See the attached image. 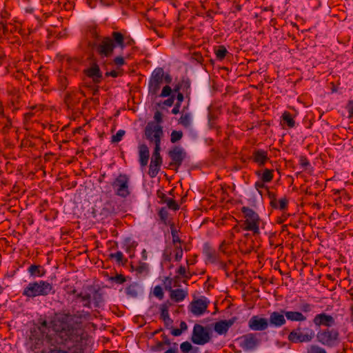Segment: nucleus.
I'll return each instance as SVG.
<instances>
[{
    "label": "nucleus",
    "mask_w": 353,
    "mask_h": 353,
    "mask_svg": "<svg viewBox=\"0 0 353 353\" xmlns=\"http://www.w3.org/2000/svg\"><path fill=\"white\" fill-rule=\"evenodd\" d=\"M90 314L88 312L77 311L74 314H64L56 316L50 323V327L54 331L55 343H71L76 345L85 339V335L81 327V322H74V319H89Z\"/></svg>",
    "instance_id": "f257e3e1"
},
{
    "label": "nucleus",
    "mask_w": 353,
    "mask_h": 353,
    "mask_svg": "<svg viewBox=\"0 0 353 353\" xmlns=\"http://www.w3.org/2000/svg\"><path fill=\"white\" fill-rule=\"evenodd\" d=\"M92 46L100 57H110L113 54L115 48H125L124 35L120 32L114 31L110 36L99 39Z\"/></svg>",
    "instance_id": "f03ea898"
},
{
    "label": "nucleus",
    "mask_w": 353,
    "mask_h": 353,
    "mask_svg": "<svg viewBox=\"0 0 353 353\" xmlns=\"http://www.w3.org/2000/svg\"><path fill=\"white\" fill-rule=\"evenodd\" d=\"M77 299L86 308H91L92 304L94 307H100L104 301L102 293L92 285H88L85 290L77 293Z\"/></svg>",
    "instance_id": "7ed1b4c3"
},
{
    "label": "nucleus",
    "mask_w": 353,
    "mask_h": 353,
    "mask_svg": "<svg viewBox=\"0 0 353 353\" xmlns=\"http://www.w3.org/2000/svg\"><path fill=\"white\" fill-rule=\"evenodd\" d=\"M54 292L51 283L46 281L30 282L23 290L22 295L27 299H34L37 296H46Z\"/></svg>",
    "instance_id": "20e7f679"
},
{
    "label": "nucleus",
    "mask_w": 353,
    "mask_h": 353,
    "mask_svg": "<svg viewBox=\"0 0 353 353\" xmlns=\"http://www.w3.org/2000/svg\"><path fill=\"white\" fill-rule=\"evenodd\" d=\"M316 336L319 343L327 347L336 346L340 341L339 332L334 328L321 330L317 332Z\"/></svg>",
    "instance_id": "39448f33"
},
{
    "label": "nucleus",
    "mask_w": 353,
    "mask_h": 353,
    "mask_svg": "<svg viewBox=\"0 0 353 353\" xmlns=\"http://www.w3.org/2000/svg\"><path fill=\"white\" fill-rule=\"evenodd\" d=\"M241 212L244 214L245 219L243 224V230L245 231H251L254 234H259L260 233L259 225L261 219L258 214L248 207H243Z\"/></svg>",
    "instance_id": "423d86ee"
},
{
    "label": "nucleus",
    "mask_w": 353,
    "mask_h": 353,
    "mask_svg": "<svg viewBox=\"0 0 353 353\" xmlns=\"http://www.w3.org/2000/svg\"><path fill=\"white\" fill-rule=\"evenodd\" d=\"M315 336L314 330L310 328L303 329L299 325L292 330L288 336V339L293 343H308L312 341Z\"/></svg>",
    "instance_id": "0eeeda50"
},
{
    "label": "nucleus",
    "mask_w": 353,
    "mask_h": 353,
    "mask_svg": "<svg viewBox=\"0 0 353 353\" xmlns=\"http://www.w3.org/2000/svg\"><path fill=\"white\" fill-rule=\"evenodd\" d=\"M299 308L301 310L300 312L285 310V316L286 320L295 322L305 321L307 317L304 314L312 312L313 309L314 308V305L307 303L305 301H301Z\"/></svg>",
    "instance_id": "6e6552de"
},
{
    "label": "nucleus",
    "mask_w": 353,
    "mask_h": 353,
    "mask_svg": "<svg viewBox=\"0 0 353 353\" xmlns=\"http://www.w3.org/2000/svg\"><path fill=\"white\" fill-rule=\"evenodd\" d=\"M144 135L150 143L155 145H161V139L163 137V127L154 121L148 123L144 130Z\"/></svg>",
    "instance_id": "1a4fd4ad"
},
{
    "label": "nucleus",
    "mask_w": 353,
    "mask_h": 353,
    "mask_svg": "<svg viewBox=\"0 0 353 353\" xmlns=\"http://www.w3.org/2000/svg\"><path fill=\"white\" fill-rule=\"evenodd\" d=\"M112 186L116 195L121 197H128L131 192L130 189V178L128 175L120 174L112 182Z\"/></svg>",
    "instance_id": "9d476101"
},
{
    "label": "nucleus",
    "mask_w": 353,
    "mask_h": 353,
    "mask_svg": "<svg viewBox=\"0 0 353 353\" xmlns=\"http://www.w3.org/2000/svg\"><path fill=\"white\" fill-rule=\"evenodd\" d=\"M211 339L209 328L199 324H195L191 336V341L196 345H205Z\"/></svg>",
    "instance_id": "9b49d317"
},
{
    "label": "nucleus",
    "mask_w": 353,
    "mask_h": 353,
    "mask_svg": "<svg viewBox=\"0 0 353 353\" xmlns=\"http://www.w3.org/2000/svg\"><path fill=\"white\" fill-rule=\"evenodd\" d=\"M239 345L244 351H252L260 344V334L248 333L239 338Z\"/></svg>",
    "instance_id": "f8f14e48"
},
{
    "label": "nucleus",
    "mask_w": 353,
    "mask_h": 353,
    "mask_svg": "<svg viewBox=\"0 0 353 353\" xmlns=\"http://www.w3.org/2000/svg\"><path fill=\"white\" fill-rule=\"evenodd\" d=\"M163 81V69L162 68H157L152 72L149 81V93L152 95L157 94Z\"/></svg>",
    "instance_id": "ddd939ff"
},
{
    "label": "nucleus",
    "mask_w": 353,
    "mask_h": 353,
    "mask_svg": "<svg viewBox=\"0 0 353 353\" xmlns=\"http://www.w3.org/2000/svg\"><path fill=\"white\" fill-rule=\"evenodd\" d=\"M248 325L252 331H264L269 327L268 319L259 315L252 316L249 319Z\"/></svg>",
    "instance_id": "4468645a"
},
{
    "label": "nucleus",
    "mask_w": 353,
    "mask_h": 353,
    "mask_svg": "<svg viewBox=\"0 0 353 353\" xmlns=\"http://www.w3.org/2000/svg\"><path fill=\"white\" fill-rule=\"evenodd\" d=\"M208 304L209 301L207 299L203 297L192 301L189 305V310L194 316H199L206 312Z\"/></svg>",
    "instance_id": "2eb2a0df"
},
{
    "label": "nucleus",
    "mask_w": 353,
    "mask_h": 353,
    "mask_svg": "<svg viewBox=\"0 0 353 353\" xmlns=\"http://www.w3.org/2000/svg\"><path fill=\"white\" fill-rule=\"evenodd\" d=\"M168 155L172 159V161L170 163V166H175L178 168L181 165L185 159V152L181 148L175 146L169 151Z\"/></svg>",
    "instance_id": "dca6fc26"
},
{
    "label": "nucleus",
    "mask_w": 353,
    "mask_h": 353,
    "mask_svg": "<svg viewBox=\"0 0 353 353\" xmlns=\"http://www.w3.org/2000/svg\"><path fill=\"white\" fill-rule=\"evenodd\" d=\"M287 320L285 316V310L274 311L270 313L268 319L269 326L281 327L286 324Z\"/></svg>",
    "instance_id": "f3484780"
},
{
    "label": "nucleus",
    "mask_w": 353,
    "mask_h": 353,
    "mask_svg": "<svg viewBox=\"0 0 353 353\" xmlns=\"http://www.w3.org/2000/svg\"><path fill=\"white\" fill-rule=\"evenodd\" d=\"M313 323L318 327L325 326L327 328H330L335 325V319L332 315L323 312L315 315Z\"/></svg>",
    "instance_id": "a211bd4d"
},
{
    "label": "nucleus",
    "mask_w": 353,
    "mask_h": 353,
    "mask_svg": "<svg viewBox=\"0 0 353 353\" xmlns=\"http://www.w3.org/2000/svg\"><path fill=\"white\" fill-rule=\"evenodd\" d=\"M237 321V317L234 316L228 320H221L214 325V331L220 334H225L229 328L232 327L234 323Z\"/></svg>",
    "instance_id": "6ab92c4d"
},
{
    "label": "nucleus",
    "mask_w": 353,
    "mask_h": 353,
    "mask_svg": "<svg viewBox=\"0 0 353 353\" xmlns=\"http://www.w3.org/2000/svg\"><path fill=\"white\" fill-rule=\"evenodd\" d=\"M173 92H181L184 97L190 100V96L191 92L190 89V81L188 78L183 77L181 81L174 86Z\"/></svg>",
    "instance_id": "aec40b11"
},
{
    "label": "nucleus",
    "mask_w": 353,
    "mask_h": 353,
    "mask_svg": "<svg viewBox=\"0 0 353 353\" xmlns=\"http://www.w3.org/2000/svg\"><path fill=\"white\" fill-rule=\"evenodd\" d=\"M172 305V303L167 301L160 305V319L164 322L165 327L172 328L173 324V320L170 317L169 308Z\"/></svg>",
    "instance_id": "412c9836"
},
{
    "label": "nucleus",
    "mask_w": 353,
    "mask_h": 353,
    "mask_svg": "<svg viewBox=\"0 0 353 353\" xmlns=\"http://www.w3.org/2000/svg\"><path fill=\"white\" fill-rule=\"evenodd\" d=\"M169 284V286H165V289L170 291V299L174 300L175 302H181L183 301L185 298L188 296L187 291H185L183 289L172 290L170 286L171 281H170Z\"/></svg>",
    "instance_id": "4be33fe9"
},
{
    "label": "nucleus",
    "mask_w": 353,
    "mask_h": 353,
    "mask_svg": "<svg viewBox=\"0 0 353 353\" xmlns=\"http://www.w3.org/2000/svg\"><path fill=\"white\" fill-rule=\"evenodd\" d=\"M252 159L259 166H263L269 160L268 152L263 150H256L253 152Z\"/></svg>",
    "instance_id": "5701e85b"
},
{
    "label": "nucleus",
    "mask_w": 353,
    "mask_h": 353,
    "mask_svg": "<svg viewBox=\"0 0 353 353\" xmlns=\"http://www.w3.org/2000/svg\"><path fill=\"white\" fill-rule=\"evenodd\" d=\"M85 74L90 78H92L94 83H99L101 81L102 73L98 65L93 64L85 70Z\"/></svg>",
    "instance_id": "b1692460"
},
{
    "label": "nucleus",
    "mask_w": 353,
    "mask_h": 353,
    "mask_svg": "<svg viewBox=\"0 0 353 353\" xmlns=\"http://www.w3.org/2000/svg\"><path fill=\"white\" fill-rule=\"evenodd\" d=\"M139 157L140 165L142 167L146 166L150 157V151L146 145L142 144L139 146Z\"/></svg>",
    "instance_id": "393cba45"
},
{
    "label": "nucleus",
    "mask_w": 353,
    "mask_h": 353,
    "mask_svg": "<svg viewBox=\"0 0 353 353\" xmlns=\"http://www.w3.org/2000/svg\"><path fill=\"white\" fill-rule=\"evenodd\" d=\"M80 98L78 97V94L75 92L67 93L65 97V103L70 109L73 108L77 103H79Z\"/></svg>",
    "instance_id": "a878e982"
},
{
    "label": "nucleus",
    "mask_w": 353,
    "mask_h": 353,
    "mask_svg": "<svg viewBox=\"0 0 353 353\" xmlns=\"http://www.w3.org/2000/svg\"><path fill=\"white\" fill-rule=\"evenodd\" d=\"M162 161V159H151L148 171L150 177L154 178L158 174Z\"/></svg>",
    "instance_id": "bb28decb"
},
{
    "label": "nucleus",
    "mask_w": 353,
    "mask_h": 353,
    "mask_svg": "<svg viewBox=\"0 0 353 353\" xmlns=\"http://www.w3.org/2000/svg\"><path fill=\"white\" fill-rule=\"evenodd\" d=\"M28 272L30 276L34 277H41L46 274L44 268L39 265H31L28 268Z\"/></svg>",
    "instance_id": "cd10ccee"
},
{
    "label": "nucleus",
    "mask_w": 353,
    "mask_h": 353,
    "mask_svg": "<svg viewBox=\"0 0 353 353\" xmlns=\"http://www.w3.org/2000/svg\"><path fill=\"white\" fill-rule=\"evenodd\" d=\"M273 170L265 169L263 172L256 171V174L259 177L260 180L265 183L270 182L273 179Z\"/></svg>",
    "instance_id": "c85d7f7f"
},
{
    "label": "nucleus",
    "mask_w": 353,
    "mask_h": 353,
    "mask_svg": "<svg viewBox=\"0 0 353 353\" xmlns=\"http://www.w3.org/2000/svg\"><path fill=\"white\" fill-rule=\"evenodd\" d=\"M176 273L178 274V276H176L174 277V280L177 279L179 278V276H181L183 279H185V281H183L185 283L186 281L189 280L192 276V274H191V272L189 270V268L188 267V269H187L185 267L182 266V265H181L176 270Z\"/></svg>",
    "instance_id": "c756f323"
},
{
    "label": "nucleus",
    "mask_w": 353,
    "mask_h": 353,
    "mask_svg": "<svg viewBox=\"0 0 353 353\" xmlns=\"http://www.w3.org/2000/svg\"><path fill=\"white\" fill-rule=\"evenodd\" d=\"M203 253L207 260L210 263H214L216 261V254L214 249L208 245H205Z\"/></svg>",
    "instance_id": "7c9ffc66"
},
{
    "label": "nucleus",
    "mask_w": 353,
    "mask_h": 353,
    "mask_svg": "<svg viewBox=\"0 0 353 353\" xmlns=\"http://www.w3.org/2000/svg\"><path fill=\"white\" fill-rule=\"evenodd\" d=\"M192 123V117L190 113H185L182 114L179 120V124L183 125L185 128H188L190 127Z\"/></svg>",
    "instance_id": "2f4dec72"
},
{
    "label": "nucleus",
    "mask_w": 353,
    "mask_h": 353,
    "mask_svg": "<svg viewBox=\"0 0 353 353\" xmlns=\"http://www.w3.org/2000/svg\"><path fill=\"white\" fill-rule=\"evenodd\" d=\"M288 201L286 198H282L279 199L278 201L274 199V200L271 201L270 204L272 207L274 208H279L280 210H285L288 206Z\"/></svg>",
    "instance_id": "473e14b6"
},
{
    "label": "nucleus",
    "mask_w": 353,
    "mask_h": 353,
    "mask_svg": "<svg viewBox=\"0 0 353 353\" xmlns=\"http://www.w3.org/2000/svg\"><path fill=\"white\" fill-rule=\"evenodd\" d=\"M184 95L181 92H179L176 95V103L174 105V108L172 110V113L173 114H177L180 112V107L181 105L182 101L184 100Z\"/></svg>",
    "instance_id": "72a5a7b5"
},
{
    "label": "nucleus",
    "mask_w": 353,
    "mask_h": 353,
    "mask_svg": "<svg viewBox=\"0 0 353 353\" xmlns=\"http://www.w3.org/2000/svg\"><path fill=\"white\" fill-rule=\"evenodd\" d=\"M306 353H327V352L319 345L312 344L307 347Z\"/></svg>",
    "instance_id": "f704fd0d"
},
{
    "label": "nucleus",
    "mask_w": 353,
    "mask_h": 353,
    "mask_svg": "<svg viewBox=\"0 0 353 353\" xmlns=\"http://www.w3.org/2000/svg\"><path fill=\"white\" fill-rule=\"evenodd\" d=\"M228 52L224 46H219L218 48L214 50V53L218 60H223Z\"/></svg>",
    "instance_id": "c9c22d12"
},
{
    "label": "nucleus",
    "mask_w": 353,
    "mask_h": 353,
    "mask_svg": "<svg viewBox=\"0 0 353 353\" xmlns=\"http://www.w3.org/2000/svg\"><path fill=\"white\" fill-rule=\"evenodd\" d=\"M138 285L132 283L126 288L125 292L128 296L135 298L138 296Z\"/></svg>",
    "instance_id": "e433bc0d"
},
{
    "label": "nucleus",
    "mask_w": 353,
    "mask_h": 353,
    "mask_svg": "<svg viewBox=\"0 0 353 353\" xmlns=\"http://www.w3.org/2000/svg\"><path fill=\"white\" fill-rule=\"evenodd\" d=\"M171 234L172 237V243L176 245L177 243H181V241L179 236V230L175 228L174 224L170 225Z\"/></svg>",
    "instance_id": "4c0bfd02"
},
{
    "label": "nucleus",
    "mask_w": 353,
    "mask_h": 353,
    "mask_svg": "<svg viewBox=\"0 0 353 353\" xmlns=\"http://www.w3.org/2000/svg\"><path fill=\"white\" fill-rule=\"evenodd\" d=\"M282 118L289 128H294L295 126V121L290 112H285L283 114Z\"/></svg>",
    "instance_id": "58836bf2"
},
{
    "label": "nucleus",
    "mask_w": 353,
    "mask_h": 353,
    "mask_svg": "<svg viewBox=\"0 0 353 353\" xmlns=\"http://www.w3.org/2000/svg\"><path fill=\"white\" fill-rule=\"evenodd\" d=\"M162 203H166L168 208L173 210H177L179 208L177 203L171 198L165 197V200L162 201Z\"/></svg>",
    "instance_id": "ea45409f"
},
{
    "label": "nucleus",
    "mask_w": 353,
    "mask_h": 353,
    "mask_svg": "<svg viewBox=\"0 0 353 353\" xmlns=\"http://www.w3.org/2000/svg\"><path fill=\"white\" fill-rule=\"evenodd\" d=\"M183 134L182 131L173 130L171 132V135H170L171 143H174L179 141V140H181V138L183 137Z\"/></svg>",
    "instance_id": "a19ab883"
},
{
    "label": "nucleus",
    "mask_w": 353,
    "mask_h": 353,
    "mask_svg": "<svg viewBox=\"0 0 353 353\" xmlns=\"http://www.w3.org/2000/svg\"><path fill=\"white\" fill-rule=\"evenodd\" d=\"M110 258L115 259L117 262L118 263H125L127 262V260L125 259L124 262L123 260V254L121 252L118 251L116 253L110 254Z\"/></svg>",
    "instance_id": "79ce46f5"
},
{
    "label": "nucleus",
    "mask_w": 353,
    "mask_h": 353,
    "mask_svg": "<svg viewBox=\"0 0 353 353\" xmlns=\"http://www.w3.org/2000/svg\"><path fill=\"white\" fill-rule=\"evenodd\" d=\"M183 249L181 245H176L174 248V260L180 261L183 257Z\"/></svg>",
    "instance_id": "37998d69"
},
{
    "label": "nucleus",
    "mask_w": 353,
    "mask_h": 353,
    "mask_svg": "<svg viewBox=\"0 0 353 353\" xmlns=\"http://www.w3.org/2000/svg\"><path fill=\"white\" fill-rule=\"evenodd\" d=\"M153 294L159 300H162L164 297V292L160 285H157L153 290Z\"/></svg>",
    "instance_id": "c03bdc74"
},
{
    "label": "nucleus",
    "mask_w": 353,
    "mask_h": 353,
    "mask_svg": "<svg viewBox=\"0 0 353 353\" xmlns=\"http://www.w3.org/2000/svg\"><path fill=\"white\" fill-rule=\"evenodd\" d=\"M125 134V131L123 130H119L117 133L116 134H114L112 137V140L111 141L112 143H118L119 142L123 137L124 136Z\"/></svg>",
    "instance_id": "a18cd8bd"
},
{
    "label": "nucleus",
    "mask_w": 353,
    "mask_h": 353,
    "mask_svg": "<svg viewBox=\"0 0 353 353\" xmlns=\"http://www.w3.org/2000/svg\"><path fill=\"white\" fill-rule=\"evenodd\" d=\"M154 150L152 153V159H162L160 151H161V145H155Z\"/></svg>",
    "instance_id": "49530a36"
},
{
    "label": "nucleus",
    "mask_w": 353,
    "mask_h": 353,
    "mask_svg": "<svg viewBox=\"0 0 353 353\" xmlns=\"http://www.w3.org/2000/svg\"><path fill=\"white\" fill-rule=\"evenodd\" d=\"M159 216L161 221L165 223L168 217V212L166 208H162L159 212Z\"/></svg>",
    "instance_id": "de8ad7c7"
},
{
    "label": "nucleus",
    "mask_w": 353,
    "mask_h": 353,
    "mask_svg": "<svg viewBox=\"0 0 353 353\" xmlns=\"http://www.w3.org/2000/svg\"><path fill=\"white\" fill-rule=\"evenodd\" d=\"M165 344L163 343L162 341H157L154 346H152V350L154 352H161L165 349Z\"/></svg>",
    "instance_id": "09e8293b"
},
{
    "label": "nucleus",
    "mask_w": 353,
    "mask_h": 353,
    "mask_svg": "<svg viewBox=\"0 0 353 353\" xmlns=\"http://www.w3.org/2000/svg\"><path fill=\"white\" fill-rule=\"evenodd\" d=\"M265 183H266L264 181H262L261 180L256 181L255 183V188L256 189V190L259 192V193L262 195L263 192H262V189L263 188H265L267 189V187L265 186Z\"/></svg>",
    "instance_id": "8fccbe9b"
},
{
    "label": "nucleus",
    "mask_w": 353,
    "mask_h": 353,
    "mask_svg": "<svg viewBox=\"0 0 353 353\" xmlns=\"http://www.w3.org/2000/svg\"><path fill=\"white\" fill-rule=\"evenodd\" d=\"M172 92V88L169 85H165L163 88L161 93L160 94L161 97H169Z\"/></svg>",
    "instance_id": "3c124183"
},
{
    "label": "nucleus",
    "mask_w": 353,
    "mask_h": 353,
    "mask_svg": "<svg viewBox=\"0 0 353 353\" xmlns=\"http://www.w3.org/2000/svg\"><path fill=\"white\" fill-rule=\"evenodd\" d=\"M137 245L134 242H132L126 246L125 252L129 253L130 256H132Z\"/></svg>",
    "instance_id": "603ef678"
},
{
    "label": "nucleus",
    "mask_w": 353,
    "mask_h": 353,
    "mask_svg": "<svg viewBox=\"0 0 353 353\" xmlns=\"http://www.w3.org/2000/svg\"><path fill=\"white\" fill-rule=\"evenodd\" d=\"M59 88L61 90H65L68 86V80L65 77L61 76L59 78Z\"/></svg>",
    "instance_id": "864d4df0"
},
{
    "label": "nucleus",
    "mask_w": 353,
    "mask_h": 353,
    "mask_svg": "<svg viewBox=\"0 0 353 353\" xmlns=\"http://www.w3.org/2000/svg\"><path fill=\"white\" fill-rule=\"evenodd\" d=\"M111 279L117 283L121 284L125 281V278L122 274H117Z\"/></svg>",
    "instance_id": "5fc2aeb1"
},
{
    "label": "nucleus",
    "mask_w": 353,
    "mask_h": 353,
    "mask_svg": "<svg viewBox=\"0 0 353 353\" xmlns=\"http://www.w3.org/2000/svg\"><path fill=\"white\" fill-rule=\"evenodd\" d=\"M34 113L32 111H30L28 112H26L24 114V124L26 125H28V123L30 121L32 118L34 117Z\"/></svg>",
    "instance_id": "6e6d98bb"
},
{
    "label": "nucleus",
    "mask_w": 353,
    "mask_h": 353,
    "mask_svg": "<svg viewBox=\"0 0 353 353\" xmlns=\"http://www.w3.org/2000/svg\"><path fill=\"white\" fill-rule=\"evenodd\" d=\"M154 123H159L161 125V123L163 121V117H162L161 112H160L159 111H157L154 113Z\"/></svg>",
    "instance_id": "4d7b16f0"
},
{
    "label": "nucleus",
    "mask_w": 353,
    "mask_h": 353,
    "mask_svg": "<svg viewBox=\"0 0 353 353\" xmlns=\"http://www.w3.org/2000/svg\"><path fill=\"white\" fill-rule=\"evenodd\" d=\"M114 63L118 66H121L125 64V60L123 57L119 56L114 59Z\"/></svg>",
    "instance_id": "13d9d810"
},
{
    "label": "nucleus",
    "mask_w": 353,
    "mask_h": 353,
    "mask_svg": "<svg viewBox=\"0 0 353 353\" xmlns=\"http://www.w3.org/2000/svg\"><path fill=\"white\" fill-rule=\"evenodd\" d=\"M346 108L349 112V117L350 118L353 117V101H352V100L349 101L347 104Z\"/></svg>",
    "instance_id": "bf43d9fd"
},
{
    "label": "nucleus",
    "mask_w": 353,
    "mask_h": 353,
    "mask_svg": "<svg viewBox=\"0 0 353 353\" xmlns=\"http://www.w3.org/2000/svg\"><path fill=\"white\" fill-rule=\"evenodd\" d=\"M175 97L172 95L170 98L165 100L163 104L168 107H171L174 104Z\"/></svg>",
    "instance_id": "052dcab7"
},
{
    "label": "nucleus",
    "mask_w": 353,
    "mask_h": 353,
    "mask_svg": "<svg viewBox=\"0 0 353 353\" xmlns=\"http://www.w3.org/2000/svg\"><path fill=\"white\" fill-rule=\"evenodd\" d=\"M169 329L171 330L170 331L171 334L174 336H179L181 335V334L183 333V332L180 330V328H174L172 326V328H169Z\"/></svg>",
    "instance_id": "680f3d73"
},
{
    "label": "nucleus",
    "mask_w": 353,
    "mask_h": 353,
    "mask_svg": "<svg viewBox=\"0 0 353 353\" xmlns=\"http://www.w3.org/2000/svg\"><path fill=\"white\" fill-rule=\"evenodd\" d=\"M136 270L139 273L146 272L148 270V266L145 263H141L137 268Z\"/></svg>",
    "instance_id": "e2e57ef3"
},
{
    "label": "nucleus",
    "mask_w": 353,
    "mask_h": 353,
    "mask_svg": "<svg viewBox=\"0 0 353 353\" xmlns=\"http://www.w3.org/2000/svg\"><path fill=\"white\" fill-rule=\"evenodd\" d=\"M299 162H300V165L303 168H306L307 166H308L310 165L309 161L305 157H301L300 159H299Z\"/></svg>",
    "instance_id": "0e129e2a"
},
{
    "label": "nucleus",
    "mask_w": 353,
    "mask_h": 353,
    "mask_svg": "<svg viewBox=\"0 0 353 353\" xmlns=\"http://www.w3.org/2000/svg\"><path fill=\"white\" fill-rule=\"evenodd\" d=\"M163 258L165 261L170 262L171 261V252L165 250L163 254Z\"/></svg>",
    "instance_id": "69168bd1"
},
{
    "label": "nucleus",
    "mask_w": 353,
    "mask_h": 353,
    "mask_svg": "<svg viewBox=\"0 0 353 353\" xmlns=\"http://www.w3.org/2000/svg\"><path fill=\"white\" fill-rule=\"evenodd\" d=\"M107 76H111L112 77H117L121 75V72L117 70H111L110 72H106Z\"/></svg>",
    "instance_id": "338daca9"
},
{
    "label": "nucleus",
    "mask_w": 353,
    "mask_h": 353,
    "mask_svg": "<svg viewBox=\"0 0 353 353\" xmlns=\"http://www.w3.org/2000/svg\"><path fill=\"white\" fill-rule=\"evenodd\" d=\"M48 353H69L67 351L61 350L60 349L54 348L49 351Z\"/></svg>",
    "instance_id": "774afa93"
}]
</instances>
